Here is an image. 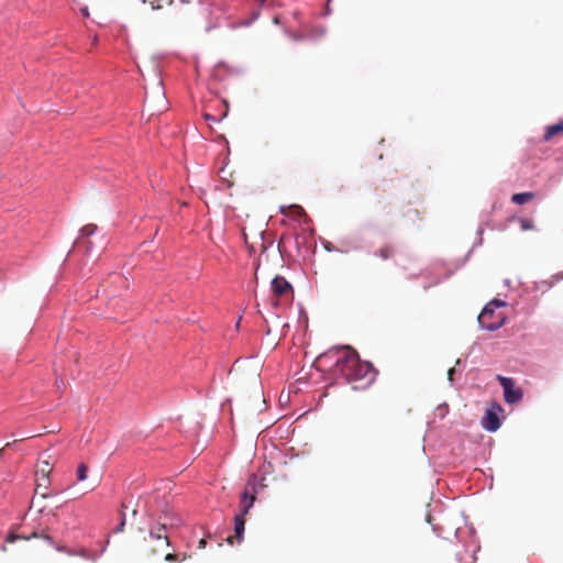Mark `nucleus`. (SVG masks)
Instances as JSON below:
<instances>
[{
	"instance_id": "obj_7",
	"label": "nucleus",
	"mask_w": 563,
	"mask_h": 563,
	"mask_svg": "<svg viewBox=\"0 0 563 563\" xmlns=\"http://www.w3.org/2000/svg\"><path fill=\"white\" fill-rule=\"evenodd\" d=\"M250 484H247L245 490L243 492L242 494V497H241V512L240 515H247V512L250 511V509L253 507L255 500H256V492H255V487L252 486V488L250 489L249 488Z\"/></svg>"
},
{
	"instance_id": "obj_3",
	"label": "nucleus",
	"mask_w": 563,
	"mask_h": 563,
	"mask_svg": "<svg viewBox=\"0 0 563 563\" xmlns=\"http://www.w3.org/2000/svg\"><path fill=\"white\" fill-rule=\"evenodd\" d=\"M167 522H163L157 527V529L150 530V539L156 542L155 548L146 549V554L148 556H154L159 554L165 548L170 545L169 538L165 533Z\"/></svg>"
},
{
	"instance_id": "obj_13",
	"label": "nucleus",
	"mask_w": 563,
	"mask_h": 563,
	"mask_svg": "<svg viewBox=\"0 0 563 563\" xmlns=\"http://www.w3.org/2000/svg\"><path fill=\"white\" fill-rule=\"evenodd\" d=\"M52 472V466L47 461H43L37 471H36V477H49V473Z\"/></svg>"
},
{
	"instance_id": "obj_4",
	"label": "nucleus",
	"mask_w": 563,
	"mask_h": 563,
	"mask_svg": "<svg viewBox=\"0 0 563 563\" xmlns=\"http://www.w3.org/2000/svg\"><path fill=\"white\" fill-rule=\"evenodd\" d=\"M478 323L483 329L495 331L504 325L505 317L503 313H495V310L485 306L478 316Z\"/></svg>"
},
{
	"instance_id": "obj_14",
	"label": "nucleus",
	"mask_w": 563,
	"mask_h": 563,
	"mask_svg": "<svg viewBox=\"0 0 563 563\" xmlns=\"http://www.w3.org/2000/svg\"><path fill=\"white\" fill-rule=\"evenodd\" d=\"M88 475V466L85 463H80L77 467L76 476L78 482H84L87 479Z\"/></svg>"
},
{
	"instance_id": "obj_15",
	"label": "nucleus",
	"mask_w": 563,
	"mask_h": 563,
	"mask_svg": "<svg viewBox=\"0 0 563 563\" xmlns=\"http://www.w3.org/2000/svg\"><path fill=\"white\" fill-rule=\"evenodd\" d=\"M187 559L186 554H183L181 558L179 556V554H175V553H167L165 555V561L166 562H183Z\"/></svg>"
},
{
	"instance_id": "obj_20",
	"label": "nucleus",
	"mask_w": 563,
	"mask_h": 563,
	"mask_svg": "<svg viewBox=\"0 0 563 563\" xmlns=\"http://www.w3.org/2000/svg\"><path fill=\"white\" fill-rule=\"evenodd\" d=\"M19 538H21V537H20V536H16V534H14V533H11V534L8 537L7 541H8V542H14V541H15L16 539H19Z\"/></svg>"
},
{
	"instance_id": "obj_24",
	"label": "nucleus",
	"mask_w": 563,
	"mask_h": 563,
	"mask_svg": "<svg viewBox=\"0 0 563 563\" xmlns=\"http://www.w3.org/2000/svg\"><path fill=\"white\" fill-rule=\"evenodd\" d=\"M291 208H294V209H296L298 211H302L301 207H299V206H292Z\"/></svg>"
},
{
	"instance_id": "obj_1",
	"label": "nucleus",
	"mask_w": 563,
	"mask_h": 563,
	"mask_svg": "<svg viewBox=\"0 0 563 563\" xmlns=\"http://www.w3.org/2000/svg\"><path fill=\"white\" fill-rule=\"evenodd\" d=\"M339 352L341 354L335 361V368L353 389H364L375 380V368L371 363L362 361L354 349L344 346Z\"/></svg>"
},
{
	"instance_id": "obj_8",
	"label": "nucleus",
	"mask_w": 563,
	"mask_h": 563,
	"mask_svg": "<svg viewBox=\"0 0 563 563\" xmlns=\"http://www.w3.org/2000/svg\"><path fill=\"white\" fill-rule=\"evenodd\" d=\"M244 517L245 516L240 515V514L235 515V517H234V536H230L227 539V541L230 544H233L234 540H236L238 542H241V540L243 538V533H244V527H245Z\"/></svg>"
},
{
	"instance_id": "obj_5",
	"label": "nucleus",
	"mask_w": 563,
	"mask_h": 563,
	"mask_svg": "<svg viewBox=\"0 0 563 563\" xmlns=\"http://www.w3.org/2000/svg\"><path fill=\"white\" fill-rule=\"evenodd\" d=\"M498 380L504 389V397L507 404H517L522 399V389L515 386L512 378L498 376Z\"/></svg>"
},
{
	"instance_id": "obj_9",
	"label": "nucleus",
	"mask_w": 563,
	"mask_h": 563,
	"mask_svg": "<svg viewBox=\"0 0 563 563\" xmlns=\"http://www.w3.org/2000/svg\"><path fill=\"white\" fill-rule=\"evenodd\" d=\"M396 254V247L393 244H384L374 252V256L382 261L391 260Z\"/></svg>"
},
{
	"instance_id": "obj_23",
	"label": "nucleus",
	"mask_w": 563,
	"mask_h": 563,
	"mask_svg": "<svg viewBox=\"0 0 563 563\" xmlns=\"http://www.w3.org/2000/svg\"><path fill=\"white\" fill-rule=\"evenodd\" d=\"M205 118H206V120H213V117L208 113L205 114Z\"/></svg>"
},
{
	"instance_id": "obj_6",
	"label": "nucleus",
	"mask_w": 563,
	"mask_h": 563,
	"mask_svg": "<svg viewBox=\"0 0 563 563\" xmlns=\"http://www.w3.org/2000/svg\"><path fill=\"white\" fill-rule=\"evenodd\" d=\"M501 410L503 409L499 405L486 410L485 416L482 419V426L485 430L494 432L499 429L500 420L498 418V412Z\"/></svg>"
},
{
	"instance_id": "obj_18",
	"label": "nucleus",
	"mask_w": 563,
	"mask_h": 563,
	"mask_svg": "<svg viewBox=\"0 0 563 563\" xmlns=\"http://www.w3.org/2000/svg\"><path fill=\"white\" fill-rule=\"evenodd\" d=\"M486 306H488L495 310L496 308L506 306V302L498 300V299H494V300L489 301Z\"/></svg>"
},
{
	"instance_id": "obj_12",
	"label": "nucleus",
	"mask_w": 563,
	"mask_h": 563,
	"mask_svg": "<svg viewBox=\"0 0 563 563\" xmlns=\"http://www.w3.org/2000/svg\"><path fill=\"white\" fill-rule=\"evenodd\" d=\"M534 198L533 192H519L511 197V201L517 205H523Z\"/></svg>"
},
{
	"instance_id": "obj_26",
	"label": "nucleus",
	"mask_w": 563,
	"mask_h": 563,
	"mask_svg": "<svg viewBox=\"0 0 563 563\" xmlns=\"http://www.w3.org/2000/svg\"><path fill=\"white\" fill-rule=\"evenodd\" d=\"M285 210H286V208H285V207H282L280 212H282V213H285Z\"/></svg>"
},
{
	"instance_id": "obj_25",
	"label": "nucleus",
	"mask_w": 563,
	"mask_h": 563,
	"mask_svg": "<svg viewBox=\"0 0 563 563\" xmlns=\"http://www.w3.org/2000/svg\"><path fill=\"white\" fill-rule=\"evenodd\" d=\"M82 14L88 16V10L87 9H82Z\"/></svg>"
},
{
	"instance_id": "obj_27",
	"label": "nucleus",
	"mask_w": 563,
	"mask_h": 563,
	"mask_svg": "<svg viewBox=\"0 0 563 563\" xmlns=\"http://www.w3.org/2000/svg\"><path fill=\"white\" fill-rule=\"evenodd\" d=\"M169 525H170V526H176V525H177V522L170 521V522H169Z\"/></svg>"
},
{
	"instance_id": "obj_11",
	"label": "nucleus",
	"mask_w": 563,
	"mask_h": 563,
	"mask_svg": "<svg viewBox=\"0 0 563 563\" xmlns=\"http://www.w3.org/2000/svg\"><path fill=\"white\" fill-rule=\"evenodd\" d=\"M49 485V477H36V488L35 493L41 495L43 498H47L49 494L47 493Z\"/></svg>"
},
{
	"instance_id": "obj_16",
	"label": "nucleus",
	"mask_w": 563,
	"mask_h": 563,
	"mask_svg": "<svg viewBox=\"0 0 563 563\" xmlns=\"http://www.w3.org/2000/svg\"><path fill=\"white\" fill-rule=\"evenodd\" d=\"M96 230H97L96 224H91V223L86 224L85 227L81 228L80 234H81V236H88V235L93 234Z\"/></svg>"
},
{
	"instance_id": "obj_10",
	"label": "nucleus",
	"mask_w": 563,
	"mask_h": 563,
	"mask_svg": "<svg viewBox=\"0 0 563 563\" xmlns=\"http://www.w3.org/2000/svg\"><path fill=\"white\" fill-rule=\"evenodd\" d=\"M559 134H563V122L547 126L543 140L549 142Z\"/></svg>"
},
{
	"instance_id": "obj_19",
	"label": "nucleus",
	"mask_w": 563,
	"mask_h": 563,
	"mask_svg": "<svg viewBox=\"0 0 563 563\" xmlns=\"http://www.w3.org/2000/svg\"><path fill=\"white\" fill-rule=\"evenodd\" d=\"M124 526H125V515L122 514L121 521H120L119 526L117 527L115 532H122L124 530Z\"/></svg>"
},
{
	"instance_id": "obj_2",
	"label": "nucleus",
	"mask_w": 563,
	"mask_h": 563,
	"mask_svg": "<svg viewBox=\"0 0 563 563\" xmlns=\"http://www.w3.org/2000/svg\"><path fill=\"white\" fill-rule=\"evenodd\" d=\"M272 291L276 297L274 306H278L282 302H290L294 298V290L291 285L282 276H276L272 280Z\"/></svg>"
},
{
	"instance_id": "obj_21",
	"label": "nucleus",
	"mask_w": 563,
	"mask_h": 563,
	"mask_svg": "<svg viewBox=\"0 0 563 563\" xmlns=\"http://www.w3.org/2000/svg\"><path fill=\"white\" fill-rule=\"evenodd\" d=\"M454 372L455 369L453 367L448 371V378L450 382H453Z\"/></svg>"
},
{
	"instance_id": "obj_22",
	"label": "nucleus",
	"mask_w": 563,
	"mask_h": 563,
	"mask_svg": "<svg viewBox=\"0 0 563 563\" xmlns=\"http://www.w3.org/2000/svg\"><path fill=\"white\" fill-rule=\"evenodd\" d=\"M206 544H207L206 539H201V540L199 541V548H200V549H205V548H206Z\"/></svg>"
},
{
	"instance_id": "obj_17",
	"label": "nucleus",
	"mask_w": 563,
	"mask_h": 563,
	"mask_svg": "<svg viewBox=\"0 0 563 563\" xmlns=\"http://www.w3.org/2000/svg\"><path fill=\"white\" fill-rule=\"evenodd\" d=\"M520 227L523 231L533 230L534 224L530 219H520Z\"/></svg>"
}]
</instances>
